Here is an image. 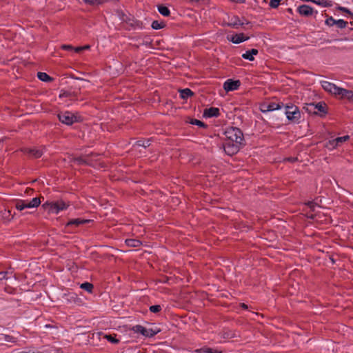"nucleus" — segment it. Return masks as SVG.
Wrapping results in <instances>:
<instances>
[{
    "instance_id": "f257e3e1",
    "label": "nucleus",
    "mask_w": 353,
    "mask_h": 353,
    "mask_svg": "<svg viewBox=\"0 0 353 353\" xmlns=\"http://www.w3.org/2000/svg\"><path fill=\"white\" fill-rule=\"evenodd\" d=\"M69 204L63 200L57 201H46L42 205V208L48 212V214H57L60 211L65 210L69 207Z\"/></svg>"
},
{
    "instance_id": "f03ea898",
    "label": "nucleus",
    "mask_w": 353,
    "mask_h": 353,
    "mask_svg": "<svg viewBox=\"0 0 353 353\" xmlns=\"http://www.w3.org/2000/svg\"><path fill=\"white\" fill-rule=\"evenodd\" d=\"M226 141H231L245 145L243 132L238 128L230 127L225 132Z\"/></svg>"
},
{
    "instance_id": "7ed1b4c3",
    "label": "nucleus",
    "mask_w": 353,
    "mask_h": 353,
    "mask_svg": "<svg viewBox=\"0 0 353 353\" xmlns=\"http://www.w3.org/2000/svg\"><path fill=\"white\" fill-rule=\"evenodd\" d=\"M57 117L60 122L67 125H71L74 123H81L83 121V118L78 112L72 113L69 111L59 113Z\"/></svg>"
},
{
    "instance_id": "20e7f679",
    "label": "nucleus",
    "mask_w": 353,
    "mask_h": 353,
    "mask_svg": "<svg viewBox=\"0 0 353 353\" xmlns=\"http://www.w3.org/2000/svg\"><path fill=\"white\" fill-rule=\"evenodd\" d=\"M285 108V114L288 121L294 123H300L301 114L299 108L292 103L286 104Z\"/></svg>"
},
{
    "instance_id": "39448f33",
    "label": "nucleus",
    "mask_w": 353,
    "mask_h": 353,
    "mask_svg": "<svg viewBox=\"0 0 353 353\" xmlns=\"http://www.w3.org/2000/svg\"><path fill=\"white\" fill-rule=\"evenodd\" d=\"M121 20L129 26L128 30H136L143 28V22L137 20L132 14H125L122 11H118Z\"/></svg>"
},
{
    "instance_id": "423d86ee",
    "label": "nucleus",
    "mask_w": 353,
    "mask_h": 353,
    "mask_svg": "<svg viewBox=\"0 0 353 353\" xmlns=\"http://www.w3.org/2000/svg\"><path fill=\"white\" fill-rule=\"evenodd\" d=\"M41 198L43 199V197L41 196ZM41 197H35L33 198L31 201H28L25 200H18L16 202L15 207L16 208L21 211L24 210L25 208H37L41 204Z\"/></svg>"
},
{
    "instance_id": "0eeeda50",
    "label": "nucleus",
    "mask_w": 353,
    "mask_h": 353,
    "mask_svg": "<svg viewBox=\"0 0 353 353\" xmlns=\"http://www.w3.org/2000/svg\"><path fill=\"white\" fill-rule=\"evenodd\" d=\"M131 330L135 333H139L143 336L149 338L154 336L157 333L160 332L159 330L155 331L152 329H146L145 327L141 325H134L131 328Z\"/></svg>"
},
{
    "instance_id": "6e6552de",
    "label": "nucleus",
    "mask_w": 353,
    "mask_h": 353,
    "mask_svg": "<svg viewBox=\"0 0 353 353\" xmlns=\"http://www.w3.org/2000/svg\"><path fill=\"white\" fill-rule=\"evenodd\" d=\"M243 146V145L238 144L231 141H225V143L223 144L224 151L229 156L236 154L239 151L240 148Z\"/></svg>"
},
{
    "instance_id": "1a4fd4ad",
    "label": "nucleus",
    "mask_w": 353,
    "mask_h": 353,
    "mask_svg": "<svg viewBox=\"0 0 353 353\" xmlns=\"http://www.w3.org/2000/svg\"><path fill=\"white\" fill-rule=\"evenodd\" d=\"M297 12L299 13L300 15L306 17L312 16L314 14H317V11H314V9L310 6L306 4L299 6L297 8Z\"/></svg>"
},
{
    "instance_id": "9d476101",
    "label": "nucleus",
    "mask_w": 353,
    "mask_h": 353,
    "mask_svg": "<svg viewBox=\"0 0 353 353\" xmlns=\"http://www.w3.org/2000/svg\"><path fill=\"white\" fill-rule=\"evenodd\" d=\"M241 85L239 80L229 79L223 83V89L228 92L237 90Z\"/></svg>"
},
{
    "instance_id": "9b49d317",
    "label": "nucleus",
    "mask_w": 353,
    "mask_h": 353,
    "mask_svg": "<svg viewBox=\"0 0 353 353\" xmlns=\"http://www.w3.org/2000/svg\"><path fill=\"white\" fill-rule=\"evenodd\" d=\"M21 151L30 158L39 159L43 155V151L37 148H23Z\"/></svg>"
},
{
    "instance_id": "f8f14e48",
    "label": "nucleus",
    "mask_w": 353,
    "mask_h": 353,
    "mask_svg": "<svg viewBox=\"0 0 353 353\" xmlns=\"http://www.w3.org/2000/svg\"><path fill=\"white\" fill-rule=\"evenodd\" d=\"M321 85H322L323 88L325 91H327L332 94H334L335 96H338L339 90H341V88L336 86L335 84H334L332 83L325 81H322Z\"/></svg>"
},
{
    "instance_id": "ddd939ff",
    "label": "nucleus",
    "mask_w": 353,
    "mask_h": 353,
    "mask_svg": "<svg viewBox=\"0 0 353 353\" xmlns=\"http://www.w3.org/2000/svg\"><path fill=\"white\" fill-rule=\"evenodd\" d=\"M284 105L283 103L270 102L269 103H263L261 105V110L263 112L273 111L281 109Z\"/></svg>"
},
{
    "instance_id": "4468645a",
    "label": "nucleus",
    "mask_w": 353,
    "mask_h": 353,
    "mask_svg": "<svg viewBox=\"0 0 353 353\" xmlns=\"http://www.w3.org/2000/svg\"><path fill=\"white\" fill-rule=\"evenodd\" d=\"M315 107H316V116H319V117L323 118L327 115V114L328 112H327L328 107H327V105L325 102H323V101L319 102L315 104Z\"/></svg>"
},
{
    "instance_id": "2eb2a0df",
    "label": "nucleus",
    "mask_w": 353,
    "mask_h": 353,
    "mask_svg": "<svg viewBox=\"0 0 353 353\" xmlns=\"http://www.w3.org/2000/svg\"><path fill=\"white\" fill-rule=\"evenodd\" d=\"M66 296V300L70 303H74L77 305H83V299L79 296L78 294H77L74 292H69L68 294H65Z\"/></svg>"
},
{
    "instance_id": "dca6fc26",
    "label": "nucleus",
    "mask_w": 353,
    "mask_h": 353,
    "mask_svg": "<svg viewBox=\"0 0 353 353\" xmlns=\"http://www.w3.org/2000/svg\"><path fill=\"white\" fill-rule=\"evenodd\" d=\"M228 39L235 44L241 43L249 39V37L244 33H239L232 35L230 37L228 36Z\"/></svg>"
},
{
    "instance_id": "f3484780",
    "label": "nucleus",
    "mask_w": 353,
    "mask_h": 353,
    "mask_svg": "<svg viewBox=\"0 0 353 353\" xmlns=\"http://www.w3.org/2000/svg\"><path fill=\"white\" fill-rule=\"evenodd\" d=\"M219 115L220 110L215 107L205 108L203 114V116L205 118L218 117Z\"/></svg>"
},
{
    "instance_id": "a211bd4d",
    "label": "nucleus",
    "mask_w": 353,
    "mask_h": 353,
    "mask_svg": "<svg viewBox=\"0 0 353 353\" xmlns=\"http://www.w3.org/2000/svg\"><path fill=\"white\" fill-rule=\"evenodd\" d=\"M91 221H92V220H90V219H81V218L73 219L69 220L67 222V223L65 224V227L66 228H69L71 226L79 227L80 225L88 223Z\"/></svg>"
},
{
    "instance_id": "6ab92c4d",
    "label": "nucleus",
    "mask_w": 353,
    "mask_h": 353,
    "mask_svg": "<svg viewBox=\"0 0 353 353\" xmlns=\"http://www.w3.org/2000/svg\"><path fill=\"white\" fill-rule=\"evenodd\" d=\"M338 96L340 99H347L349 101L353 103V91L350 90H346L345 88H341Z\"/></svg>"
},
{
    "instance_id": "aec40b11",
    "label": "nucleus",
    "mask_w": 353,
    "mask_h": 353,
    "mask_svg": "<svg viewBox=\"0 0 353 353\" xmlns=\"http://www.w3.org/2000/svg\"><path fill=\"white\" fill-rule=\"evenodd\" d=\"M59 97V98L68 97L70 98V100L75 101L78 99V93L76 92L61 90Z\"/></svg>"
},
{
    "instance_id": "412c9836",
    "label": "nucleus",
    "mask_w": 353,
    "mask_h": 353,
    "mask_svg": "<svg viewBox=\"0 0 353 353\" xmlns=\"http://www.w3.org/2000/svg\"><path fill=\"white\" fill-rule=\"evenodd\" d=\"M258 53H259V50L257 49L252 48L251 50H249L246 51L245 53H243L242 54V57L244 59H247V60H249L250 61H252L254 60V55H257Z\"/></svg>"
},
{
    "instance_id": "4be33fe9",
    "label": "nucleus",
    "mask_w": 353,
    "mask_h": 353,
    "mask_svg": "<svg viewBox=\"0 0 353 353\" xmlns=\"http://www.w3.org/2000/svg\"><path fill=\"white\" fill-rule=\"evenodd\" d=\"M195 353H223L221 350H219L217 349H212L208 346H203L200 349H196L194 350Z\"/></svg>"
},
{
    "instance_id": "5701e85b",
    "label": "nucleus",
    "mask_w": 353,
    "mask_h": 353,
    "mask_svg": "<svg viewBox=\"0 0 353 353\" xmlns=\"http://www.w3.org/2000/svg\"><path fill=\"white\" fill-rule=\"evenodd\" d=\"M303 110H304L310 115H316L315 103H305V105L303 107Z\"/></svg>"
},
{
    "instance_id": "b1692460",
    "label": "nucleus",
    "mask_w": 353,
    "mask_h": 353,
    "mask_svg": "<svg viewBox=\"0 0 353 353\" xmlns=\"http://www.w3.org/2000/svg\"><path fill=\"white\" fill-rule=\"evenodd\" d=\"M221 337L224 339H230L236 337V333L234 331L228 330V329H224L222 330V332L220 333Z\"/></svg>"
},
{
    "instance_id": "393cba45",
    "label": "nucleus",
    "mask_w": 353,
    "mask_h": 353,
    "mask_svg": "<svg viewBox=\"0 0 353 353\" xmlns=\"http://www.w3.org/2000/svg\"><path fill=\"white\" fill-rule=\"evenodd\" d=\"M179 92H180V97L183 99H187L189 97L194 95V92H192L189 88L181 89L179 90Z\"/></svg>"
},
{
    "instance_id": "a878e982",
    "label": "nucleus",
    "mask_w": 353,
    "mask_h": 353,
    "mask_svg": "<svg viewBox=\"0 0 353 353\" xmlns=\"http://www.w3.org/2000/svg\"><path fill=\"white\" fill-rule=\"evenodd\" d=\"M70 162L76 163L79 165H90V162L86 159H85L82 157H74L70 160Z\"/></svg>"
},
{
    "instance_id": "bb28decb",
    "label": "nucleus",
    "mask_w": 353,
    "mask_h": 353,
    "mask_svg": "<svg viewBox=\"0 0 353 353\" xmlns=\"http://www.w3.org/2000/svg\"><path fill=\"white\" fill-rule=\"evenodd\" d=\"M125 244L130 248H137L139 247L142 243L140 240L138 239H128L125 240Z\"/></svg>"
},
{
    "instance_id": "cd10ccee",
    "label": "nucleus",
    "mask_w": 353,
    "mask_h": 353,
    "mask_svg": "<svg viewBox=\"0 0 353 353\" xmlns=\"http://www.w3.org/2000/svg\"><path fill=\"white\" fill-rule=\"evenodd\" d=\"M37 77L39 80L44 82H51L54 80L53 78L48 75L47 73L42 72H37Z\"/></svg>"
},
{
    "instance_id": "c85d7f7f",
    "label": "nucleus",
    "mask_w": 353,
    "mask_h": 353,
    "mask_svg": "<svg viewBox=\"0 0 353 353\" xmlns=\"http://www.w3.org/2000/svg\"><path fill=\"white\" fill-rule=\"evenodd\" d=\"M158 11L163 17H168L170 14V11L168 7L163 4H160L157 6Z\"/></svg>"
},
{
    "instance_id": "c756f323",
    "label": "nucleus",
    "mask_w": 353,
    "mask_h": 353,
    "mask_svg": "<svg viewBox=\"0 0 353 353\" xmlns=\"http://www.w3.org/2000/svg\"><path fill=\"white\" fill-rule=\"evenodd\" d=\"M11 278H15V276L13 274V272L9 271H2L0 272V281L3 280H8Z\"/></svg>"
},
{
    "instance_id": "7c9ffc66",
    "label": "nucleus",
    "mask_w": 353,
    "mask_h": 353,
    "mask_svg": "<svg viewBox=\"0 0 353 353\" xmlns=\"http://www.w3.org/2000/svg\"><path fill=\"white\" fill-rule=\"evenodd\" d=\"M80 288L89 293H92L94 290V285L89 282H85L81 284Z\"/></svg>"
},
{
    "instance_id": "2f4dec72",
    "label": "nucleus",
    "mask_w": 353,
    "mask_h": 353,
    "mask_svg": "<svg viewBox=\"0 0 353 353\" xmlns=\"http://www.w3.org/2000/svg\"><path fill=\"white\" fill-rule=\"evenodd\" d=\"M189 119H190V121L188 122L192 125H198L199 127L203 128H208V125L200 120H198L196 119H190V118H189Z\"/></svg>"
},
{
    "instance_id": "473e14b6",
    "label": "nucleus",
    "mask_w": 353,
    "mask_h": 353,
    "mask_svg": "<svg viewBox=\"0 0 353 353\" xmlns=\"http://www.w3.org/2000/svg\"><path fill=\"white\" fill-rule=\"evenodd\" d=\"M311 1L323 7H331L332 6V1L328 0H311Z\"/></svg>"
},
{
    "instance_id": "72a5a7b5",
    "label": "nucleus",
    "mask_w": 353,
    "mask_h": 353,
    "mask_svg": "<svg viewBox=\"0 0 353 353\" xmlns=\"http://www.w3.org/2000/svg\"><path fill=\"white\" fill-rule=\"evenodd\" d=\"M165 23L164 21L159 22V21L154 20L152 23V28L154 30L162 29L165 27Z\"/></svg>"
},
{
    "instance_id": "f704fd0d",
    "label": "nucleus",
    "mask_w": 353,
    "mask_h": 353,
    "mask_svg": "<svg viewBox=\"0 0 353 353\" xmlns=\"http://www.w3.org/2000/svg\"><path fill=\"white\" fill-rule=\"evenodd\" d=\"M117 335L115 334H105L104 338L108 340L111 343L118 344L119 343V340L116 338Z\"/></svg>"
},
{
    "instance_id": "c9c22d12",
    "label": "nucleus",
    "mask_w": 353,
    "mask_h": 353,
    "mask_svg": "<svg viewBox=\"0 0 353 353\" xmlns=\"http://www.w3.org/2000/svg\"><path fill=\"white\" fill-rule=\"evenodd\" d=\"M83 2L90 6H99L105 3V0H83Z\"/></svg>"
},
{
    "instance_id": "e433bc0d",
    "label": "nucleus",
    "mask_w": 353,
    "mask_h": 353,
    "mask_svg": "<svg viewBox=\"0 0 353 353\" xmlns=\"http://www.w3.org/2000/svg\"><path fill=\"white\" fill-rule=\"evenodd\" d=\"M243 24L244 23H241L238 17H234V21L229 23L228 26L234 28H238L239 26H243Z\"/></svg>"
},
{
    "instance_id": "4c0bfd02",
    "label": "nucleus",
    "mask_w": 353,
    "mask_h": 353,
    "mask_svg": "<svg viewBox=\"0 0 353 353\" xmlns=\"http://www.w3.org/2000/svg\"><path fill=\"white\" fill-rule=\"evenodd\" d=\"M350 139L349 135H345L343 137H339L335 139V143H336V145L339 146L341 145L343 143L348 141Z\"/></svg>"
},
{
    "instance_id": "58836bf2",
    "label": "nucleus",
    "mask_w": 353,
    "mask_h": 353,
    "mask_svg": "<svg viewBox=\"0 0 353 353\" xmlns=\"http://www.w3.org/2000/svg\"><path fill=\"white\" fill-rule=\"evenodd\" d=\"M334 25H336V27L340 29H343L347 26V22L343 19L335 20Z\"/></svg>"
},
{
    "instance_id": "ea45409f",
    "label": "nucleus",
    "mask_w": 353,
    "mask_h": 353,
    "mask_svg": "<svg viewBox=\"0 0 353 353\" xmlns=\"http://www.w3.org/2000/svg\"><path fill=\"white\" fill-rule=\"evenodd\" d=\"M335 139L332 140H330L325 143V148H327L329 150H333L337 147L336 143H335Z\"/></svg>"
},
{
    "instance_id": "a19ab883",
    "label": "nucleus",
    "mask_w": 353,
    "mask_h": 353,
    "mask_svg": "<svg viewBox=\"0 0 353 353\" xmlns=\"http://www.w3.org/2000/svg\"><path fill=\"white\" fill-rule=\"evenodd\" d=\"M136 145H139V146H142L143 148H147L148 146H150V140H147V141H145V140H139L136 142Z\"/></svg>"
},
{
    "instance_id": "79ce46f5",
    "label": "nucleus",
    "mask_w": 353,
    "mask_h": 353,
    "mask_svg": "<svg viewBox=\"0 0 353 353\" xmlns=\"http://www.w3.org/2000/svg\"><path fill=\"white\" fill-rule=\"evenodd\" d=\"M325 15L327 17V19L325 21V23L330 27L333 26L334 25L336 19H334L332 17H329L327 14Z\"/></svg>"
},
{
    "instance_id": "37998d69",
    "label": "nucleus",
    "mask_w": 353,
    "mask_h": 353,
    "mask_svg": "<svg viewBox=\"0 0 353 353\" xmlns=\"http://www.w3.org/2000/svg\"><path fill=\"white\" fill-rule=\"evenodd\" d=\"M149 310L152 313H158L161 310V306L160 305H151Z\"/></svg>"
},
{
    "instance_id": "c03bdc74",
    "label": "nucleus",
    "mask_w": 353,
    "mask_h": 353,
    "mask_svg": "<svg viewBox=\"0 0 353 353\" xmlns=\"http://www.w3.org/2000/svg\"><path fill=\"white\" fill-rule=\"evenodd\" d=\"M336 9L342 12L350 14L353 17V13L348 8L339 6L336 7Z\"/></svg>"
},
{
    "instance_id": "a18cd8bd",
    "label": "nucleus",
    "mask_w": 353,
    "mask_h": 353,
    "mask_svg": "<svg viewBox=\"0 0 353 353\" xmlns=\"http://www.w3.org/2000/svg\"><path fill=\"white\" fill-rule=\"evenodd\" d=\"M305 205L310 209L312 212H314L315 208L318 205L317 203L313 201L305 203Z\"/></svg>"
},
{
    "instance_id": "49530a36",
    "label": "nucleus",
    "mask_w": 353,
    "mask_h": 353,
    "mask_svg": "<svg viewBox=\"0 0 353 353\" xmlns=\"http://www.w3.org/2000/svg\"><path fill=\"white\" fill-rule=\"evenodd\" d=\"M282 0H270V6L272 8H276L279 7V6L280 4V2Z\"/></svg>"
},
{
    "instance_id": "de8ad7c7",
    "label": "nucleus",
    "mask_w": 353,
    "mask_h": 353,
    "mask_svg": "<svg viewBox=\"0 0 353 353\" xmlns=\"http://www.w3.org/2000/svg\"><path fill=\"white\" fill-rule=\"evenodd\" d=\"M61 48L65 50L72 51L74 50V47L71 45H62Z\"/></svg>"
},
{
    "instance_id": "09e8293b",
    "label": "nucleus",
    "mask_w": 353,
    "mask_h": 353,
    "mask_svg": "<svg viewBox=\"0 0 353 353\" xmlns=\"http://www.w3.org/2000/svg\"><path fill=\"white\" fill-rule=\"evenodd\" d=\"M4 339L8 342H15V339L12 336H10L8 334L4 335Z\"/></svg>"
},
{
    "instance_id": "8fccbe9b",
    "label": "nucleus",
    "mask_w": 353,
    "mask_h": 353,
    "mask_svg": "<svg viewBox=\"0 0 353 353\" xmlns=\"http://www.w3.org/2000/svg\"><path fill=\"white\" fill-rule=\"evenodd\" d=\"M45 328L46 329H48V328H51V329H57L58 328V326L56 323L54 324H46L45 325Z\"/></svg>"
},
{
    "instance_id": "3c124183",
    "label": "nucleus",
    "mask_w": 353,
    "mask_h": 353,
    "mask_svg": "<svg viewBox=\"0 0 353 353\" xmlns=\"http://www.w3.org/2000/svg\"><path fill=\"white\" fill-rule=\"evenodd\" d=\"M285 160L287 161L291 162V163H294V162L297 161L298 159H297V157H288V158H286Z\"/></svg>"
},
{
    "instance_id": "603ef678",
    "label": "nucleus",
    "mask_w": 353,
    "mask_h": 353,
    "mask_svg": "<svg viewBox=\"0 0 353 353\" xmlns=\"http://www.w3.org/2000/svg\"><path fill=\"white\" fill-rule=\"evenodd\" d=\"M75 52L77 53H81L83 51V48H81V46L74 48V50Z\"/></svg>"
},
{
    "instance_id": "864d4df0",
    "label": "nucleus",
    "mask_w": 353,
    "mask_h": 353,
    "mask_svg": "<svg viewBox=\"0 0 353 353\" xmlns=\"http://www.w3.org/2000/svg\"><path fill=\"white\" fill-rule=\"evenodd\" d=\"M240 307L243 309V310H247L248 308V305H246L245 303H240Z\"/></svg>"
},
{
    "instance_id": "5fc2aeb1",
    "label": "nucleus",
    "mask_w": 353,
    "mask_h": 353,
    "mask_svg": "<svg viewBox=\"0 0 353 353\" xmlns=\"http://www.w3.org/2000/svg\"><path fill=\"white\" fill-rule=\"evenodd\" d=\"M33 191H34V190L32 188H27L26 190V193L29 194L30 192H32Z\"/></svg>"
},
{
    "instance_id": "6e6d98bb",
    "label": "nucleus",
    "mask_w": 353,
    "mask_h": 353,
    "mask_svg": "<svg viewBox=\"0 0 353 353\" xmlns=\"http://www.w3.org/2000/svg\"><path fill=\"white\" fill-rule=\"evenodd\" d=\"M90 48V46H88V45H86V46H81V48H83V51L84 50L89 49Z\"/></svg>"
},
{
    "instance_id": "4d7b16f0",
    "label": "nucleus",
    "mask_w": 353,
    "mask_h": 353,
    "mask_svg": "<svg viewBox=\"0 0 353 353\" xmlns=\"http://www.w3.org/2000/svg\"><path fill=\"white\" fill-rule=\"evenodd\" d=\"M330 260L331 261V262H332V264H334V263H335V262H336V261H335V260H334V259L333 258V256H330Z\"/></svg>"
},
{
    "instance_id": "13d9d810",
    "label": "nucleus",
    "mask_w": 353,
    "mask_h": 353,
    "mask_svg": "<svg viewBox=\"0 0 353 353\" xmlns=\"http://www.w3.org/2000/svg\"><path fill=\"white\" fill-rule=\"evenodd\" d=\"M307 217L311 219H314L315 217V215L312 214L308 215Z\"/></svg>"
},
{
    "instance_id": "bf43d9fd",
    "label": "nucleus",
    "mask_w": 353,
    "mask_h": 353,
    "mask_svg": "<svg viewBox=\"0 0 353 353\" xmlns=\"http://www.w3.org/2000/svg\"><path fill=\"white\" fill-rule=\"evenodd\" d=\"M288 12H290V13H292V8H288Z\"/></svg>"
},
{
    "instance_id": "052dcab7",
    "label": "nucleus",
    "mask_w": 353,
    "mask_h": 353,
    "mask_svg": "<svg viewBox=\"0 0 353 353\" xmlns=\"http://www.w3.org/2000/svg\"><path fill=\"white\" fill-rule=\"evenodd\" d=\"M119 0H105V2L107 1H119Z\"/></svg>"
},
{
    "instance_id": "680f3d73",
    "label": "nucleus",
    "mask_w": 353,
    "mask_h": 353,
    "mask_svg": "<svg viewBox=\"0 0 353 353\" xmlns=\"http://www.w3.org/2000/svg\"><path fill=\"white\" fill-rule=\"evenodd\" d=\"M32 353H41V352H32Z\"/></svg>"
}]
</instances>
